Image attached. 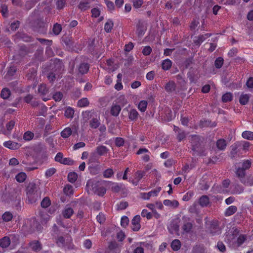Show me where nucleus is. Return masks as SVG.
I'll list each match as a JSON object with an SVG mask.
<instances>
[{"label": "nucleus", "mask_w": 253, "mask_h": 253, "mask_svg": "<svg viewBox=\"0 0 253 253\" xmlns=\"http://www.w3.org/2000/svg\"><path fill=\"white\" fill-rule=\"evenodd\" d=\"M247 240V235L243 234H240L238 236L234 244L236 247L241 246Z\"/></svg>", "instance_id": "17"}, {"label": "nucleus", "mask_w": 253, "mask_h": 253, "mask_svg": "<svg viewBox=\"0 0 253 253\" xmlns=\"http://www.w3.org/2000/svg\"><path fill=\"white\" fill-rule=\"evenodd\" d=\"M141 215L142 217H146L147 219H151L153 217V214L148 212L146 209H143L141 212Z\"/></svg>", "instance_id": "58"}, {"label": "nucleus", "mask_w": 253, "mask_h": 253, "mask_svg": "<svg viewBox=\"0 0 253 253\" xmlns=\"http://www.w3.org/2000/svg\"><path fill=\"white\" fill-rule=\"evenodd\" d=\"M74 213V211L69 205H66L61 211V215L66 219L70 218Z\"/></svg>", "instance_id": "6"}, {"label": "nucleus", "mask_w": 253, "mask_h": 253, "mask_svg": "<svg viewBox=\"0 0 253 253\" xmlns=\"http://www.w3.org/2000/svg\"><path fill=\"white\" fill-rule=\"evenodd\" d=\"M15 125V122L13 120H11L6 124V131H8V133H10L11 131Z\"/></svg>", "instance_id": "56"}, {"label": "nucleus", "mask_w": 253, "mask_h": 253, "mask_svg": "<svg viewBox=\"0 0 253 253\" xmlns=\"http://www.w3.org/2000/svg\"><path fill=\"white\" fill-rule=\"evenodd\" d=\"M27 178V175L24 172H20L15 176V179L19 183H22L25 181Z\"/></svg>", "instance_id": "31"}, {"label": "nucleus", "mask_w": 253, "mask_h": 253, "mask_svg": "<svg viewBox=\"0 0 253 253\" xmlns=\"http://www.w3.org/2000/svg\"><path fill=\"white\" fill-rule=\"evenodd\" d=\"M237 211V208L235 206H230L228 207L224 212L226 216H229L234 214Z\"/></svg>", "instance_id": "25"}, {"label": "nucleus", "mask_w": 253, "mask_h": 253, "mask_svg": "<svg viewBox=\"0 0 253 253\" xmlns=\"http://www.w3.org/2000/svg\"><path fill=\"white\" fill-rule=\"evenodd\" d=\"M3 145L5 147L11 150H17L21 146L19 143L10 140L5 141Z\"/></svg>", "instance_id": "13"}, {"label": "nucleus", "mask_w": 253, "mask_h": 253, "mask_svg": "<svg viewBox=\"0 0 253 253\" xmlns=\"http://www.w3.org/2000/svg\"><path fill=\"white\" fill-rule=\"evenodd\" d=\"M34 136V133L32 132L27 131L24 133L23 135V139L26 141H30L33 138Z\"/></svg>", "instance_id": "55"}, {"label": "nucleus", "mask_w": 253, "mask_h": 253, "mask_svg": "<svg viewBox=\"0 0 253 253\" xmlns=\"http://www.w3.org/2000/svg\"><path fill=\"white\" fill-rule=\"evenodd\" d=\"M242 137L245 138L250 140H253V132L246 130L243 132L242 134Z\"/></svg>", "instance_id": "47"}, {"label": "nucleus", "mask_w": 253, "mask_h": 253, "mask_svg": "<svg viewBox=\"0 0 253 253\" xmlns=\"http://www.w3.org/2000/svg\"><path fill=\"white\" fill-rule=\"evenodd\" d=\"M11 95V91L8 88H3L0 93V96L3 99H8Z\"/></svg>", "instance_id": "36"}, {"label": "nucleus", "mask_w": 253, "mask_h": 253, "mask_svg": "<svg viewBox=\"0 0 253 253\" xmlns=\"http://www.w3.org/2000/svg\"><path fill=\"white\" fill-rule=\"evenodd\" d=\"M89 69V65L86 63H82L78 67L79 72L82 75L86 74Z\"/></svg>", "instance_id": "20"}, {"label": "nucleus", "mask_w": 253, "mask_h": 253, "mask_svg": "<svg viewBox=\"0 0 253 253\" xmlns=\"http://www.w3.org/2000/svg\"><path fill=\"white\" fill-rule=\"evenodd\" d=\"M37 40L42 44L50 46L52 44V41L42 38H37Z\"/></svg>", "instance_id": "52"}, {"label": "nucleus", "mask_w": 253, "mask_h": 253, "mask_svg": "<svg viewBox=\"0 0 253 253\" xmlns=\"http://www.w3.org/2000/svg\"><path fill=\"white\" fill-rule=\"evenodd\" d=\"M209 230L212 235L219 234L220 232L219 231L218 221L217 220L212 221L211 222Z\"/></svg>", "instance_id": "9"}, {"label": "nucleus", "mask_w": 253, "mask_h": 253, "mask_svg": "<svg viewBox=\"0 0 253 253\" xmlns=\"http://www.w3.org/2000/svg\"><path fill=\"white\" fill-rule=\"evenodd\" d=\"M127 110L128 111V117L130 121L135 122L137 120L139 114L137 110L135 109H131L129 111L125 108L124 109L123 111L125 110Z\"/></svg>", "instance_id": "11"}, {"label": "nucleus", "mask_w": 253, "mask_h": 253, "mask_svg": "<svg viewBox=\"0 0 253 253\" xmlns=\"http://www.w3.org/2000/svg\"><path fill=\"white\" fill-rule=\"evenodd\" d=\"M147 29V27L145 26L144 22L142 21H139L136 25V32L138 37L143 36Z\"/></svg>", "instance_id": "10"}, {"label": "nucleus", "mask_w": 253, "mask_h": 253, "mask_svg": "<svg viewBox=\"0 0 253 253\" xmlns=\"http://www.w3.org/2000/svg\"><path fill=\"white\" fill-rule=\"evenodd\" d=\"M233 99V95L231 92H227L222 96V101L223 102H228Z\"/></svg>", "instance_id": "46"}, {"label": "nucleus", "mask_w": 253, "mask_h": 253, "mask_svg": "<svg viewBox=\"0 0 253 253\" xmlns=\"http://www.w3.org/2000/svg\"><path fill=\"white\" fill-rule=\"evenodd\" d=\"M174 130L177 132V139L179 142H181L186 137L185 131L181 130L178 127L174 126Z\"/></svg>", "instance_id": "19"}, {"label": "nucleus", "mask_w": 253, "mask_h": 253, "mask_svg": "<svg viewBox=\"0 0 253 253\" xmlns=\"http://www.w3.org/2000/svg\"><path fill=\"white\" fill-rule=\"evenodd\" d=\"M114 171L113 169L109 168L105 169L103 172V176L104 178H109L114 175Z\"/></svg>", "instance_id": "49"}, {"label": "nucleus", "mask_w": 253, "mask_h": 253, "mask_svg": "<svg viewBox=\"0 0 253 253\" xmlns=\"http://www.w3.org/2000/svg\"><path fill=\"white\" fill-rule=\"evenodd\" d=\"M165 90L168 92H172L175 89V84L173 82H169L165 86Z\"/></svg>", "instance_id": "33"}, {"label": "nucleus", "mask_w": 253, "mask_h": 253, "mask_svg": "<svg viewBox=\"0 0 253 253\" xmlns=\"http://www.w3.org/2000/svg\"><path fill=\"white\" fill-rule=\"evenodd\" d=\"M39 189L38 186L34 182L29 183L26 187V193L31 203L36 201L38 197L37 192Z\"/></svg>", "instance_id": "2"}, {"label": "nucleus", "mask_w": 253, "mask_h": 253, "mask_svg": "<svg viewBox=\"0 0 253 253\" xmlns=\"http://www.w3.org/2000/svg\"><path fill=\"white\" fill-rule=\"evenodd\" d=\"M115 143L117 147H122L125 144L124 139L122 137H116L115 139Z\"/></svg>", "instance_id": "57"}, {"label": "nucleus", "mask_w": 253, "mask_h": 253, "mask_svg": "<svg viewBox=\"0 0 253 253\" xmlns=\"http://www.w3.org/2000/svg\"><path fill=\"white\" fill-rule=\"evenodd\" d=\"M62 30V26L60 24L56 23L54 24L52 28V33L55 36L59 35Z\"/></svg>", "instance_id": "30"}, {"label": "nucleus", "mask_w": 253, "mask_h": 253, "mask_svg": "<svg viewBox=\"0 0 253 253\" xmlns=\"http://www.w3.org/2000/svg\"><path fill=\"white\" fill-rule=\"evenodd\" d=\"M108 151L109 149L106 146L104 145H99L96 148L94 152L99 156H102L107 154Z\"/></svg>", "instance_id": "15"}, {"label": "nucleus", "mask_w": 253, "mask_h": 253, "mask_svg": "<svg viewBox=\"0 0 253 253\" xmlns=\"http://www.w3.org/2000/svg\"><path fill=\"white\" fill-rule=\"evenodd\" d=\"M53 99L56 102L60 101L63 98V94L61 92H56L52 96Z\"/></svg>", "instance_id": "60"}, {"label": "nucleus", "mask_w": 253, "mask_h": 253, "mask_svg": "<svg viewBox=\"0 0 253 253\" xmlns=\"http://www.w3.org/2000/svg\"><path fill=\"white\" fill-rule=\"evenodd\" d=\"M140 216L139 215H136L131 220V229L134 231H138L141 227Z\"/></svg>", "instance_id": "8"}, {"label": "nucleus", "mask_w": 253, "mask_h": 253, "mask_svg": "<svg viewBox=\"0 0 253 253\" xmlns=\"http://www.w3.org/2000/svg\"><path fill=\"white\" fill-rule=\"evenodd\" d=\"M36 25L33 27V30L39 33H43L46 31L45 23L41 19L35 21Z\"/></svg>", "instance_id": "4"}, {"label": "nucleus", "mask_w": 253, "mask_h": 253, "mask_svg": "<svg viewBox=\"0 0 253 253\" xmlns=\"http://www.w3.org/2000/svg\"><path fill=\"white\" fill-rule=\"evenodd\" d=\"M89 101L87 98H83L78 101V106L80 107H85L89 105Z\"/></svg>", "instance_id": "43"}, {"label": "nucleus", "mask_w": 253, "mask_h": 253, "mask_svg": "<svg viewBox=\"0 0 253 253\" xmlns=\"http://www.w3.org/2000/svg\"><path fill=\"white\" fill-rule=\"evenodd\" d=\"M121 110V108L120 105H113L111 108L110 113L112 116L117 117L120 114Z\"/></svg>", "instance_id": "26"}, {"label": "nucleus", "mask_w": 253, "mask_h": 253, "mask_svg": "<svg viewBox=\"0 0 253 253\" xmlns=\"http://www.w3.org/2000/svg\"><path fill=\"white\" fill-rule=\"evenodd\" d=\"M171 247L174 251H178L181 247V242L178 239H175L171 243Z\"/></svg>", "instance_id": "35"}, {"label": "nucleus", "mask_w": 253, "mask_h": 253, "mask_svg": "<svg viewBox=\"0 0 253 253\" xmlns=\"http://www.w3.org/2000/svg\"><path fill=\"white\" fill-rule=\"evenodd\" d=\"M51 205V201L49 197H44L41 203V207L43 208H47Z\"/></svg>", "instance_id": "44"}, {"label": "nucleus", "mask_w": 253, "mask_h": 253, "mask_svg": "<svg viewBox=\"0 0 253 253\" xmlns=\"http://www.w3.org/2000/svg\"><path fill=\"white\" fill-rule=\"evenodd\" d=\"M193 227L192 224L190 222H185L184 223L182 229L183 232L185 233H189Z\"/></svg>", "instance_id": "41"}, {"label": "nucleus", "mask_w": 253, "mask_h": 253, "mask_svg": "<svg viewBox=\"0 0 253 253\" xmlns=\"http://www.w3.org/2000/svg\"><path fill=\"white\" fill-rule=\"evenodd\" d=\"M135 8H140L144 3L143 0H130Z\"/></svg>", "instance_id": "51"}, {"label": "nucleus", "mask_w": 253, "mask_h": 253, "mask_svg": "<svg viewBox=\"0 0 253 253\" xmlns=\"http://www.w3.org/2000/svg\"><path fill=\"white\" fill-rule=\"evenodd\" d=\"M92 1L93 0H82L78 5L79 9L83 11L87 10L90 8Z\"/></svg>", "instance_id": "12"}, {"label": "nucleus", "mask_w": 253, "mask_h": 253, "mask_svg": "<svg viewBox=\"0 0 253 253\" xmlns=\"http://www.w3.org/2000/svg\"><path fill=\"white\" fill-rule=\"evenodd\" d=\"M99 156L95 152H91L90 154L88 161L89 163H99Z\"/></svg>", "instance_id": "32"}, {"label": "nucleus", "mask_w": 253, "mask_h": 253, "mask_svg": "<svg viewBox=\"0 0 253 253\" xmlns=\"http://www.w3.org/2000/svg\"><path fill=\"white\" fill-rule=\"evenodd\" d=\"M72 133V129L70 127H67L65 128L61 132V136L64 138H68Z\"/></svg>", "instance_id": "34"}, {"label": "nucleus", "mask_w": 253, "mask_h": 253, "mask_svg": "<svg viewBox=\"0 0 253 253\" xmlns=\"http://www.w3.org/2000/svg\"><path fill=\"white\" fill-rule=\"evenodd\" d=\"M75 111L71 107H68L65 110L64 116L66 118L71 119L73 117Z\"/></svg>", "instance_id": "29"}, {"label": "nucleus", "mask_w": 253, "mask_h": 253, "mask_svg": "<svg viewBox=\"0 0 253 253\" xmlns=\"http://www.w3.org/2000/svg\"><path fill=\"white\" fill-rule=\"evenodd\" d=\"M86 187L90 190L99 196H103L106 192V189L103 186H100L98 182L92 180L87 181Z\"/></svg>", "instance_id": "1"}, {"label": "nucleus", "mask_w": 253, "mask_h": 253, "mask_svg": "<svg viewBox=\"0 0 253 253\" xmlns=\"http://www.w3.org/2000/svg\"><path fill=\"white\" fill-rule=\"evenodd\" d=\"M224 60L221 57H217L214 61V66L216 68L220 69L223 64Z\"/></svg>", "instance_id": "50"}, {"label": "nucleus", "mask_w": 253, "mask_h": 253, "mask_svg": "<svg viewBox=\"0 0 253 253\" xmlns=\"http://www.w3.org/2000/svg\"><path fill=\"white\" fill-rule=\"evenodd\" d=\"M100 125L99 117L92 118L89 121V126L92 128H97Z\"/></svg>", "instance_id": "27"}, {"label": "nucleus", "mask_w": 253, "mask_h": 253, "mask_svg": "<svg viewBox=\"0 0 253 253\" xmlns=\"http://www.w3.org/2000/svg\"><path fill=\"white\" fill-rule=\"evenodd\" d=\"M148 102L146 100H141L138 104V109L141 112H144L147 107Z\"/></svg>", "instance_id": "38"}, {"label": "nucleus", "mask_w": 253, "mask_h": 253, "mask_svg": "<svg viewBox=\"0 0 253 253\" xmlns=\"http://www.w3.org/2000/svg\"><path fill=\"white\" fill-rule=\"evenodd\" d=\"M162 188L161 187H157L155 189L149 192V196L151 197H156L158 196L159 193L161 191Z\"/></svg>", "instance_id": "59"}, {"label": "nucleus", "mask_w": 253, "mask_h": 253, "mask_svg": "<svg viewBox=\"0 0 253 253\" xmlns=\"http://www.w3.org/2000/svg\"><path fill=\"white\" fill-rule=\"evenodd\" d=\"M64 194L67 196H71L73 194V187L72 185L67 184L63 189Z\"/></svg>", "instance_id": "40"}, {"label": "nucleus", "mask_w": 253, "mask_h": 253, "mask_svg": "<svg viewBox=\"0 0 253 253\" xmlns=\"http://www.w3.org/2000/svg\"><path fill=\"white\" fill-rule=\"evenodd\" d=\"M38 92L42 96V99L44 101H46L50 99V95H47L49 89L45 84H41L39 86Z\"/></svg>", "instance_id": "3"}, {"label": "nucleus", "mask_w": 253, "mask_h": 253, "mask_svg": "<svg viewBox=\"0 0 253 253\" xmlns=\"http://www.w3.org/2000/svg\"><path fill=\"white\" fill-rule=\"evenodd\" d=\"M142 154H144L143 156L141 157V159L144 162H148L150 159L151 153L149 150L146 148H140L136 153L137 155H140Z\"/></svg>", "instance_id": "5"}, {"label": "nucleus", "mask_w": 253, "mask_h": 253, "mask_svg": "<svg viewBox=\"0 0 253 253\" xmlns=\"http://www.w3.org/2000/svg\"><path fill=\"white\" fill-rule=\"evenodd\" d=\"M216 145L218 150L224 151L226 148L227 143L225 139L221 138L217 140Z\"/></svg>", "instance_id": "24"}, {"label": "nucleus", "mask_w": 253, "mask_h": 253, "mask_svg": "<svg viewBox=\"0 0 253 253\" xmlns=\"http://www.w3.org/2000/svg\"><path fill=\"white\" fill-rule=\"evenodd\" d=\"M90 173L92 175L98 174L101 171V166L99 164L91 165L88 168Z\"/></svg>", "instance_id": "18"}, {"label": "nucleus", "mask_w": 253, "mask_h": 253, "mask_svg": "<svg viewBox=\"0 0 253 253\" xmlns=\"http://www.w3.org/2000/svg\"><path fill=\"white\" fill-rule=\"evenodd\" d=\"M113 23L111 20L108 21L104 25V30L107 33L111 32L113 27Z\"/></svg>", "instance_id": "53"}, {"label": "nucleus", "mask_w": 253, "mask_h": 253, "mask_svg": "<svg viewBox=\"0 0 253 253\" xmlns=\"http://www.w3.org/2000/svg\"><path fill=\"white\" fill-rule=\"evenodd\" d=\"M119 251L118 245L115 241L109 243L108 247L105 249V253H117Z\"/></svg>", "instance_id": "7"}, {"label": "nucleus", "mask_w": 253, "mask_h": 253, "mask_svg": "<svg viewBox=\"0 0 253 253\" xmlns=\"http://www.w3.org/2000/svg\"><path fill=\"white\" fill-rule=\"evenodd\" d=\"M11 241L9 237L5 236L0 239V247L6 248L10 244Z\"/></svg>", "instance_id": "23"}, {"label": "nucleus", "mask_w": 253, "mask_h": 253, "mask_svg": "<svg viewBox=\"0 0 253 253\" xmlns=\"http://www.w3.org/2000/svg\"><path fill=\"white\" fill-rule=\"evenodd\" d=\"M211 36V33H206L204 35H200L197 37V39L194 41L195 45L200 46L201 43L204 42L207 38Z\"/></svg>", "instance_id": "14"}, {"label": "nucleus", "mask_w": 253, "mask_h": 253, "mask_svg": "<svg viewBox=\"0 0 253 253\" xmlns=\"http://www.w3.org/2000/svg\"><path fill=\"white\" fill-rule=\"evenodd\" d=\"M199 204L202 207H206L210 204V199L207 195L202 196L199 199Z\"/></svg>", "instance_id": "21"}, {"label": "nucleus", "mask_w": 253, "mask_h": 253, "mask_svg": "<svg viewBox=\"0 0 253 253\" xmlns=\"http://www.w3.org/2000/svg\"><path fill=\"white\" fill-rule=\"evenodd\" d=\"M249 99L250 96L249 94H242L239 99L240 103L242 105H246L249 102Z\"/></svg>", "instance_id": "39"}, {"label": "nucleus", "mask_w": 253, "mask_h": 253, "mask_svg": "<svg viewBox=\"0 0 253 253\" xmlns=\"http://www.w3.org/2000/svg\"><path fill=\"white\" fill-rule=\"evenodd\" d=\"M246 170L242 168H239L237 169L236 173L239 177L243 178L245 176Z\"/></svg>", "instance_id": "63"}, {"label": "nucleus", "mask_w": 253, "mask_h": 253, "mask_svg": "<svg viewBox=\"0 0 253 253\" xmlns=\"http://www.w3.org/2000/svg\"><path fill=\"white\" fill-rule=\"evenodd\" d=\"M77 178L78 175L75 172H70L68 174V180L72 183H74L77 180Z\"/></svg>", "instance_id": "45"}, {"label": "nucleus", "mask_w": 253, "mask_h": 253, "mask_svg": "<svg viewBox=\"0 0 253 253\" xmlns=\"http://www.w3.org/2000/svg\"><path fill=\"white\" fill-rule=\"evenodd\" d=\"M146 175V171L138 170L134 174L136 179L140 181V180Z\"/></svg>", "instance_id": "48"}, {"label": "nucleus", "mask_w": 253, "mask_h": 253, "mask_svg": "<svg viewBox=\"0 0 253 253\" xmlns=\"http://www.w3.org/2000/svg\"><path fill=\"white\" fill-rule=\"evenodd\" d=\"M29 246L31 249L36 252L40 251L42 249V246L41 243L37 240H34L29 243Z\"/></svg>", "instance_id": "16"}, {"label": "nucleus", "mask_w": 253, "mask_h": 253, "mask_svg": "<svg viewBox=\"0 0 253 253\" xmlns=\"http://www.w3.org/2000/svg\"><path fill=\"white\" fill-rule=\"evenodd\" d=\"M172 61L167 58L162 61L161 67L163 70L167 71L169 70L172 66Z\"/></svg>", "instance_id": "22"}, {"label": "nucleus", "mask_w": 253, "mask_h": 253, "mask_svg": "<svg viewBox=\"0 0 253 253\" xmlns=\"http://www.w3.org/2000/svg\"><path fill=\"white\" fill-rule=\"evenodd\" d=\"M152 51V49L150 46H145L142 49V53L145 56L149 55Z\"/></svg>", "instance_id": "62"}, {"label": "nucleus", "mask_w": 253, "mask_h": 253, "mask_svg": "<svg viewBox=\"0 0 253 253\" xmlns=\"http://www.w3.org/2000/svg\"><path fill=\"white\" fill-rule=\"evenodd\" d=\"M96 220L100 224H103L105 221L104 214L102 212H100L96 216Z\"/></svg>", "instance_id": "64"}, {"label": "nucleus", "mask_w": 253, "mask_h": 253, "mask_svg": "<svg viewBox=\"0 0 253 253\" xmlns=\"http://www.w3.org/2000/svg\"><path fill=\"white\" fill-rule=\"evenodd\" d=\"M234 187L232 190L231 193L233 194H240L244 191V188L242 186L236 184L234 185Z\"/></svg>", "instance_id": "37"}, {"label": "nucleus", "mask_w": 253, "mask_h": 253, "mask_svg": "<svg viewBox=\"0 0 253 253\" xmlns=\"http://www.w3.org/2000/svg\"><path fill=\"white\" fill-rule=\"evenodd\" d=\"M65 240L63 236H59L56 239V243L59 247H63L65 245Z\"/></svg>", "instance_id": "54"}, {"label": "nucleus", "mask_w": 253, "mask_h": 253, "mask_svg": "<svg viewBox=\"0 0 253 253\" xmlns=\"http://www.w3.org/2000/svg\"><path fill=\"white\" fill-rule=\"evenodd\" d=\"M163 204L168 207H177L179 205V203L176 200L171 201L170 200L166 199L163 201Z\"/></svg>", "instance_id": "28"}, {"label": "nucleus", "mask_w": 253, "mask_h": 253, "mask_svg": "<svg viewBox=\"0 0 253 253\" xmlns=\"http://www.w3.org/2000/svg\"><path fill=\"white\" fill-rule=\"evenodd\" d=\"M129 223V219L126 216H123L121 218V225L124 227L126 228L128 224Z\"/></svg>", "instance_id": "61"}, {"label": "nucleus", "mask_w": 253, "mask_h": 253, "mask_svg": "<svg viewBox=\"0 0 253 253\" xmlns=\"http://www.w3.org/2000/svg\"><path fill=\"white\" fill-rule=\"evenodd\" d=\"M13 214L10 211H5L2 215V219L4 222H8L11 220Z\"/></svg>", "instance_id": "42"}]
</instances>
